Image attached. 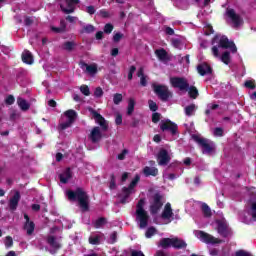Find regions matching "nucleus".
<instances>
[{
  "instance_id": "nucleus-1",
  "label": "nucleus",
  "mask_w": 256,
  "mask_h": 256,
  "mask_svg": "<svg viewBox=\"0 0 256 256\" xmlns=\"http://www.w3.org/2000/svg\"><path fill=\"white\" fill-rule=\"evenodd\" d=\"M68 201H77L82 211H89V194L81 187L66 191Z\"/></svg>"
},
{
  "instance_id": "nucleus-2",
  "label": "nucleus",
  "mask_w": 256,
  "mask_h": 256,
  "mask_svg": "<svg viewBox=\"0 0 256 256\" xmlns=\"http://www.w3.org/2000/svg\"><path fill=\"white\" fill-rule=\"evenodd\" d=\"M136 219L139 221L140 229H145L149 225V213L145 210V198H141L136 204Z\"/></svg>"
},
{
  "instance_id": "nucleus-3",
  "label": "nucleus",
  "mask_w": 256,
  "mask_h": 256,
  "mask_svg": "<svg viewBox=\"0 0 256 256\" xmlns=\"http://www.w3.org/2000/svg\"><path fill=\"white\" fill-rule=\"evenodd\" d=\"M153 91L155 95L160 99V101H163L164 103H167L169 99L173 98V92L169 90V86L163 85V84H152Z\"/></svg>"
},
{
  "instance_id": "nucleus-4",
  "label": "nucleus",
  "mask_w": 256,
  "mask_h": 256,
  "mask_svg": "<svg viewBox=\"0 0 256 256\" xmlns=\"http://www.w3.org/2000/svg\"><path fill=\"white\" fill-rule=\"evenodd\" d=\"M192 138L196 143H198V145H200V147H202L203 149L202 153L207 155H211V153H215V142L213 141L209 142V140L205 138H201L197 135H193Z\"/></svg>"
},
{
  "instance_id": "nucleus-5",
  "label": "nucleus",
  "mask_w": 256,
  "mask_h": 256,
  "mask_svg": "<svg viewBox=\"0 0 256 256\" xmlns=\"http://www.w3.org/2000/svg\"><path fill=\"white\" fill-rule=\"evenodd\" d=\"M164 203L165 202L163 201L162 194L156 192L152 196V202L150 203L149 206L150 215H157V213H159V211H161V209L163 208Z\"/></svg>"
},
{
  "instance_id": "nucleus-6",
  "label": "nucleus",
  "mask_w": 256,
  "mask_h": 256,
  "mask_svg": "<svg viewBox=\"0 0 256 256\" xmlns=\"http://www.w3.org/2000/svg\"><path fill=\"white\" fill-rule=\"evenodd\" d=\"M197 237L202 243H206L207 245H219L225 243L224 240L215 238L213 235L201 230L197 232Z\"/></svg>"
},
{
  "instance_id": "nucleus-7",
  "label": "nucleus",
  "mask_w": 256,
  "mask_h": 256,
  "mask_svg": "<svg viewBox=\"0 0 256 256\" xmlns=\"http://www.w3.org/2000/svg\"><path fill=\"white\" fill-rule=\"evenodd\" d=\"M160 131L163 133L168 132L171 135H177V133H179V126L170 119L162 120L160 123Z\"/></svg>"
},
{
  "instance_id": "nucleus-8",
  "label": "nucleus",
  "mask_w": 256,
  "mask_h": 256,
  "mask_svg": "<svg viewBox=\"0 0 256 256\" xmlns=\"http://www.w3.org/2000/svg\"><path fill=\"white\" fill-rule=\"evenodd\" d=\"M170 84L174 89H179V91H189V82L183 77L170 78Z\"/></svg>"
},
{
  "instance_id": "nucleus-9",
  "label": "nucleus",
  "mask_w": 256,
  "mask_h": 256,
  "mask_svg": "<svg viewBox=\"0 0 256 256\" xmlns=\"http://www.w3.org/2000/svg\"><path fill=\"white\" fill-rule=\"evenodd\" d=\"M217 233L224 239H229L233 235V231L229 228L227 222L218 220L217 222Z\"/></svg>"
},
{
  "instance_id": "nucleus-10",
  "label": "nucleus",
  "mask_w": 256,
  "mask_h": 256,
  "mask_svg": "<svg viewBox=\"0 0 256 256\" xmlns=\"http://www.w3.org/2000/svg\"><path fill=\"white\" fill-rule=\"evenodd\" d=\"M80 0H65V4H60V9L66 15H71L75 13V5H79Z\"/></svg>"
},
{
  "instance_id": "nucleus-11",
  "label": "nucleus",
  "mask_w": 256,
  "mask_h": 256,
  "mask_svg": "<svg viewBox=\"0 0 256 256\" xmlns=\"http://www.w3.org/2000/svg\"><path fill=\"white\" fill-rule=\"evenodd\" d=\"M218 47L221 49H230L231 53H237L235 42L230 41L227 36H222L218 42Z\"/></svg>"
},
{
  "instance_id": "nucleus-12",
  "label": "nucleus",
  "mask_w": 256,
  "mask_h": 256,
  "mask_svg": "<svg viewBox=\"0 0 256 256\" xmlns=\"http://www.w3.org/2000/svg\"><path fill=\"white\" fill-rule=\"evenodd\" d=\"M90 113L95 119L96 123L100 125L102 131H107L109 129V125L107 124V120L96 110H93V108L90 109Z\"/></svg>"
},
{
  "instance_id": "nucleus-13",
  "label": "nucleus",
  "mask_w": 256,
  "mask_h": 256,
  "mask_svg": "<svg viewBox=\"0 0 256 256\" xmlns=\"http://www.w3.org/2000/svg\"><path fill=\"white\" fill-rule=\"evenodd\" d=\"M226 15L231 19L234 27H239L241 23H243V19H241V16L237 14L233 8L226 9Z\"/></svg>"
},
{
  "instance_id": "nucleus-14",
  "label": "nucleus",
  "mask_w": 256,
  "mask_h": 256,
  "mask_svg": "<svg viewBox=\"0 0 256 256\" xmlns=\"http://www.w3.org/2000/svg\"><path fill=\"white\" fill-rule=\"evenodd\" d=\"M157 159L158 165L160 166L169 165V163L171 162V156H169V152L163 148L160 149V151L158 152Z\"/></svg>"
},
{
  "instance_id": "nucleus-15",
  "label": "nucleus",
  "mask_w": 256,
  "mask_h": 256,
  "mask_svg": "<svg viewBox=\"0 0 256 256\" xmlns=\"http://www.w3.org/2000/svg\"><path fill=\"white\" fill-rule=\"evenodd\" d=\"M24 225H23V229L24 231H26V234L28 236L33 235V233H35V222L31 221V218H29V215L27 213L24 214Z\"/></svg>"
},
{
  "instance_id": "nucleus-16",
  "label": "nucleus",
  "mask_w": 256,
  "mask_h": 256,
  "mask_svg": "<svg viewBox=\"0 0 256 256\" xmlns=\"http://www.w3.org/2000/svg\"><path fill=\"white\" fill-rule=\"evenodd\" d=\"M79 67L84 71V73H88V75H97V64H87L85 61L79 62Z\"/></svg>"
},
{
  "instance_id": "nucleus-17",
  "label": "nucleus",
  "mask_w": 256,
  "mask_h": 256,
  "mask_svg": "<svg viewBox=\"0 0 256 256\" xmlns=\"http://www.w3.org/2000/svg\"><path fill=\"white\" fill-rule=\"evenodd\" d=\"M88 138L90 139L91 143H99L101 139H103V134L101 133V128L99 126L94 127Z\"/></svg>"
},
{
  "instance_id": "nucleus-18",
  "label": "nucleus",
  "mask_w": 256,
  "mask_h": 256,
  "mask_svg": "<svg viewBox=\"0 0 256 256\" xmlns=\"http://www.w3.org/2000/svg\"><path fill=\"white\" fill-rule=\"evenodd\" d=\"M19 201H21V193L16 191L13 197H11L9 200L10 211H17V207H19Z\"/></svg>"
},
{
  "instance_id": "nucleus-19",
  "label": "nucleus",
  "mask_w": 256,
  "mask_h": 256,
  "mask_svg": "<svg viewBox=\"0 0 256 256\" xmlns=\"http://www.w3.org/2000/svg\"><path fill=\"white\" fill-rule=\"evenodd\" d=\"M197 71L199 75L205 77V75H211L213 73V68L207 63H202L197 66Z\"/></svg>"
},
{
  "instance_id": "nucleus-20",
  "label": "nucleus",
  "mask_w": 256,
  "mask_h": 256,
  "mask_svg": "<svg viewBox=\"0 0 256 256\" xmlns=\"http://www.w3.org/2000/svg\"><path fill=\"white\" fill-rule=\"evenodd\" d=\"M73 178V172L71 171V168H66L63 173L59 175L60 183H63L64 185H67L69 183V180Z\"/></svg>"
},
{
  "instance_id": "nucleus-21",
  "label": "nucleus",
  "mask_w": 256,
  "mask_h": 256,
  "mask_svg": "<svg viewBox=\"0 0 256 256\" xmlns=\"http://www.w3.org/2000/svg\"><path fill=\"white\" fill-rule=\"evenodd\" d=\"M133 193V190L129 189L128 187L122 188V193L120 194V203L122 205H125V203H129V197H131V194Z\"/></svg>"
},
{
  "instance_id": "nucleus-22",
  "label": "nucleus",
  "mask_w": 256,
  "mask_h": 256,
  "mask_svg": "<svg viewBox=\"0 0 256 256\" xmlns=\"http://www.w3.org/2000/svg\"><path fill=\"white\" fill-rule=\"evenodd\" d=\"M172 247L174 249H187V242L183 239H179L178 237L172 238Z\"/></svg>"
},
{
  "instance_id": "nucleus-23",
  "label": "nucleus",
  "mask_w": 256,
  "mask_h": 256,
  "mask_svg": "<svg viewBox=\"0 0 256 256\" xmlns=\"http://www.w3.org/2000/svg\"><path fill=\"white\" fill-rule=\"evenodd\" d=\"M143 174L145 177H157V175H159V169L146 166L143 168Z\"/></svg>"
},
{
  "instance_id": "nucleus-24",
  "label": "nucleus",
  "mask_w": 256,
  "mask_h": 256,
  "mask_svg": "<svg viewBox=\"0 0 256 256\" xmlns=\"http://www.w3.org/2000/svg\"><path fill=\"white\" fill-rule=\"evenodd\" d=\"M162 219H171L173 217V208H171V203H166L164 210L161 214Z\"/></svg>"
},
{
  "instance_id": "nucleus-25",
  "label": "nucleus",
  "mask_w": 256,
  "mask_h": 256,
  "mask_svg": "<svg viewBox=\"0 0 256 256\" xmlns=\"http://www.w3.org/2000/svg\"><path fill=\"white\" fill-rule=\"evenodd\" d=\"M17 105L20 107L21 111H29V109H31V104L23 97L17 98Z\"/></svg>"
},
{
  "instance_id": "nucleus-26",
  "label": "nucleus",
  "mask_w": 256,
  "mask_h": 256,
  "mask_svg": "<svg viewBox=\"0 0 256 256\" xmlns=\"http://www.w3.org/2000/svg\"><path fill=\"white\" fill-rule=\"evenodd\" d=\"M155 55L158 57L159 61H169V54L164 48L155 50Z\"/></svg>"
},
{
  "instance_id": "nucleus-27",
  "label": "nucleus",
  "mask_w": 256,
  "mask_h": 256,
  "mask_svg": "<svg viewBox=\"0 0 256 256\" xmlns=\"http://www.w3.org/2000/svg\"><path fill=\"white\" fill-rule=\"evenodd\" d=\"M75 47H77V43H75V41H66L62 44L61 49H63V51H67V53H71L75 51Z\"/></svg>"
},
{
  "instance_id": "nucleus-28",
  "label": "nucleus",
  "mask_w": 256,
  "mask_h": 256,
  "mask_svg": "<svg viewBox=\"0 0 256 256\" xmlns=\"http://www.w3.org/2000/svg\"><path fill=\"white\" fill-rule=\"evenodd\" d=\"M47 243L55 251H59V249H61V244L57 241V238H55V236H48Z\"/></svg>"
},
{
  "instance_id": "nucleus-29",
  "label": "nucleus",
  "mask_w": 256,
  "mask_h": 256,
  "mask_svg": "<svg viewBox=\"0 0 256 256\" xmlns=\"http://www.w3.org/2000/svg\"><path fill=\"white\" fill-rule=\"evenodd\" d=\"M65 117H67V121L70 123H74L75 121H77V112L73 109L67 110L66 112H64Z\"/></svg>"
},
{
  "instance_id": "nucleus-30",
  "label": "nucleus",
  "mask_w": 256,
  "mask_h": 256,
  "mask_svg": "<svg viewBox=\"0 0 256 256\" xmlns=\"http://www.w3.org/2000/svg\"><path fill=\"white\" fill-rule=\"evenodd\" d=\"M159 245L162 249H169V247H173V238H162Z\"/></svg>"
},
{
  "instance_id": "nucleus-31",
  "label": "nucleus",
  "mask_w": 256,
  "mask_h": 256,
  "mask_svg": "<svg viewBox=\"0 0 256 256\" xmlns=\"http://www.w3.org/2000/svg\"><path fill=\"white\" fill-rule=\"evenodd\" d=\"M22 61L27 65H33V55L31 54V52L29 51L24 52L22 54Z\"/></svg>"
},
{
  "instance_id": "nucleus-32",
  "label": "nucleus",
  "mask_w": 256,
  "mask_h": 256,
  "mask_svg": "<svg viewBox=\"0 0 256 256\" xmlns=\"http://www.w3.org/2000/svg\"><path fill=\"white\" fill-rule=\"evenodd\" d=\"M187 91L190 99H197L199 97V90H197V87L189 86Z\"/></svg>"
},
{
  "instance_id": "nucleus-33",
  "label": "nucleus",
  "mask_w": 256,
  "mask_h": 256,
  "mask_svg": "<svg viewBox=\"0 0 256 256\" xmlns=\"http://www.w3.org/2000/svg\"><path fill=\"white\" fill-rule=\"evenodd\" d=\"M201 209L204 217L209 218L213 216V212H211V208L207 203H202Z\"/></svg>"
},
{
  "instance_id": "nucleus-34",
  "label": "nucleus",
  "mask_w": 256,
  "mask_h": 256,
  "mask_svg": "<svg viewBox=\"0 0 256 256\" xmlns=\"http://www.w3.org/2000/svg\"><path fill=\"white\" fill-rule=\"evenodd\" d=\"M135 111V99L130 98L128 100V106H127V115L131 117L133 115V112Z\"/></svg>"
},
{
  "instance_id": "nucleus-35",
  "label": "nucleus",
  "mask_w": 256,
  "mask_h": 256,
  "mask_svg": "<svg viewBox=\"0 0 256 256\" xmlns=\"http://www.w3.org/2000/svg\"><path fill=\"white\" fill-rule=\"evenodd\" d=\"M221 61L224 65H229L231 63V52L225 51L221 56Z\"/></svg>"
},
{
  "instance_id": "nucleus-36",
  "label": "nucleus",
  "mask_w": 256,
  "mask_h": 256,
  "mask_svg": "<svg viewBox=\"0 0 256 256\" xmlns=\"http://www.w3.org/2000/svg\"><path fill=\"white\" fill-rule=\"evenodd\" d=\"M106 224H107V219L105 217H100L95 221L94 227L95 229H101V227H103V225H106Z\"/></svg>"
},
{
  "instance_id": "nucleus-37",
  "label": "nucleus",
  "mask_w": 256,
  "mask_h": 256,
  "mask_svg": "<svg viewBox=\"0 0 256 256\" xmlns=\"http://www.w3.org/2000/svg\"><path fill=\"white\" fill-rule=\"evenodd\" d=\"M139 181H141V176H139V174H136L134 179L130 182L128 188L133 191L135 189V187H137V183H139Z\"/></svg>"
},
{
  "instance_id": "nucleus-38",
  "label": "nucleus",
  "mask_w": 256,
  "mask_h": 256,
  "mask_svg": "<svg viewBox=\"0 0 256 256\" xmlns=\"http://www.w3.org/2000/svg\"><path fill=\"white\" fill-rule=\"evenodd\" d=\"M171 44L174 47V49H183V42L179 38H173L171 40Z\"/></svg>"
},
{
  "instance_id": "nucleus-39",
  "label": "nucleus",
  "mask_w": 256,
  "mask_h": 256,
  "mask_svg": "<svg viewBox=\"0 0 256 256\" xmlns=\"http://www.w3.org/2000/svg\"><path fill=\"white\" fill-rule=\"evenodd\" d=\"M61 25V27L52 26L51 31H53L54 33H65V29H67V26H65V22L61 21Z\"/></svg>"
},
{
  "instance_id": "nucleus-40",
  "label": "nucleus",
  "mask_w": 256,
  "mask_h": 256,
  "mask_svg": "<svg viewBox=\"0 0 256 256\" xmlns=\"http://www.w3.org/2000/svg\"><path fill=\"white\" fill-rule=\"evenodd\" d=\"M193 113H195V104H190L185 107V115H187V117H191Z\"/></svg>"
},
{
  "instance_id": "nucleus-41",
  "label": "nucleus",
  "mask_w": 256,
  "mask_h": 256,
  "mask_svg": "<svg viewBox=\"0 0 256 256\" xmlns=\"http://www.w3.org/2000/svg\"><path fill=\"white\" fill-rule=\"evenodd\" d=\"M157 233V228L151 226L149 227L147 230H146V233H145V237L147 239H151V237H153V235H155Z\"/></svg>"
},
{
  "instance_id": "nucleus-42",
  "label": "nucleus",
  "mask_w": 256,
  "mask_h": 256,
  "mask_svg": "<svg viewBox=\"0 0 256 256\" xmlns=\"http://www.w3.org/2000/svg\"><path fill=\"white\" fill-rule=\"evenodd\" d=\"M80 91L82 95H85V97H89L91 95V90L89 89V86L87 85H82L80 87Z\"/></svg>"
},
{
  "instance_id": "nucleus-43",
  "label": "nucleus",
  "mask_w": 256,
  "mask_h": 256,
  "mask_svg": "<svg viewBox=\"0 0 256 256\" xmlns=\"http://www.w3.org/2000/svg\"><path fill=\"white\" fill-rule=\"evenodd\" d=\"M209 109L205 110V115L207 117H209V115H211V111H215L216 109H219V105L218 104H210L208 105Z\"/></svg>"
},
{
  "instance_id": "nucleus-44",
  "label": "nucleus",
  "mask_w": 256,
  "mask_h": 256,
  "mask_svg": "<svg viewBox=\"0 0 256 256\" xmlns=\"http://www.w3.org/2000/svg\"><path fill=\"white\" fill-rule=\"evenodd\" d=\"M121 101H123V94H120V93L114 94V96H113L114 105H119V103H121Z\"/></svg>"
},
{
  "instance_id": "nucleus-45",
  "label": "nucleus",
  "mask_w": 256,
  "mask_h": 256,
  "mask_svg": "<svg viewBox=\"0 0 256 256\" xmlns=\"http://www.w3.org/2000/svg\"><path fill=\"white\" fill-rule=\"evenodd\" d=\"M109 189H111L112 191H113V189H117V182L115 180V174L110 175Z\"/></svg>"
},
{
  "instance_id": "nucleus-46",
  "label": "nucleus",
  "mask_w": 256,
  "mask_h": 256,
  "mask_svg": "<svg viewBox=\"0 0 256 256\" xmlns=\"http://www.w3.org/2000/svg\"><path fill=\"white\" fill-rule=\"evenodd\" d=\"M148 105H149L150 111H153L154 113H155V111H157L159 109V106L157 105V102H155L153 100H149Z\"/></svg>"
},
{
  "instance_id": "nucleus-47",
  "label": "nucleus",
  "mask_w": 256,
  "mask_h": 256,
  "mask_svg": "<svg viewBox=\"0 0 256 256\" xmlns=\"http://www.w3.org/2000/svg\"><path fill=\"white\" fill-rule=\"evenodd\" d=\"M113 29H114L113 24L107 23L104 26V33H106V35H110V33H113Z\"/></svg>"
},
{
  "instance_id": "nucleus-48",
  "label": "nucleus",
  "mask_w": 256,
  "mask_h": 256,
  "mask_svg": "<svg viewBox=\"0 0 256 256\" xmlns=\"http://www.w3.org/2000/svg\"><path fill=\"white\" fill-rule=\"evenodd\" d=\"M213 134H214V137H223V135H224V130H223V128H221V127H216V128L214 129Z\"/></svg>"
},
{
  "instance_id": "nucleus-49",
  "label": "nucleus",
  "mask_w": 256,
  "mask_h": 256,
  "mask_svg": "<svg viewBox=\"0 0 256 256\" xmlns=\"http://www.w3.org/2000/svg\"><path fill=\"white\" fill-rule=\"evenodd\" d=\"M159 121H161V113H159V112H154V113L152 114V123L157 124V123H159Z\"/></svg>"
},
{
  "instance_id": "nucleus-50",
  "label": "nucleus",
  "mask_w": 256,
  "mask_h": 256,
  "mask_svg": "<svg viewBox=\"0 0 256 256\" xmlns=\"http://www.w3.org/2000/svg\"><path fill=\"white\" fill-rule=\"evenodd\" d=\"M93 31H95V26L88 24L83 27L82 33H93Z\"/></svg>"
},
{
  "instance_id": "nucleus-51",
  "label": "nucleus",
  "mask_w": 256,
  "mask_h": 256,
  "mask_svg": "<svg viewBox=\"0 0 256 256\" xmlns=\"http://www.w3.org/2000/svg\"><path fill=\"white\" fill-rule=\"evenodd\" d=\"M128 153H129V150L127 149L122 150V152L117 155L118 161H125V157L127 156Z\"/></svg>"
},
{
  "instance_id": "nucleus-52",
  "label": "nucleus",
  "mask_w": 256,
  "mask_h": 256,
  "mask_svg": "<svg viewBox=\"0 0 256 256\" xmlns=\"http://www.w3.org/2000/svg\"><path fill=\"white\" fill-rule=\"evenodd\" d=\"M244 87H246L247 89H255V88H256L255 81H253V80H247V81L244 83Z\"/></svg>"
},
{
  "instance_id": "nucleus-53",
  "label": "nucleus",
  "mask_w": 256,
  "mask_h": 256,
  "mask_svg": "<svg viewBox=\"0 0 256 256\" xmlns=\"http://www.w3.org/2000/svg\"><path fill=\"white\" fill-rule=\"evenodd\" d=\"M15 103V96L13 95H8L5 99V104L6 105H13Z\"/></svg>"
},
{
  "instance_id": "nucleus-54",
  "label": "nucleus",
  "mask_w": 256,
  "mask_h": 256,
  "mask_svg": "<svg viewBox=\"0 0 256 256\" xmlns=\"http://www.w3.org/2000/svg\"><path fill=\"white\" fill-rule=\"evenodd\" d=\"M5 247L9 249L10 247H13V238L11 236H7L5 240Z\"/></svg>"
},
{
  "instance_id": "nucleus-55",
  "label": "nucleus",
  "mask_w": 256,
  "mask_h": 256,
  "mask_svg": "<svg viewBox=\"0 0 256 256\" xmlns=\"http://www.w3.org/2000/svg\"><path fill=\"white\" fill-rule=\"evenodd\" d=\"M99 15L102 16L103 19H109V17H111L109 12L105 9L100 10Z\"/></svg>"
},
{
  "instance_id": "nucleus-56",
  "label": "nucleus",
  "mask_w": 256,
  "mask_h": 256,
  "mask_svg": "<svg viewBox=\"0 0 256 256\" xmlns=\"http://www.w3.org/2000/svg\"><path fill=\"white\" fill-rule=\"evenodd\" d=\"M90 245H99V236L89 238Z\"/></svg>"
},
{
  "instance_id": "nucleus-57",
  "label": "nucleus",
  "mask_w": 256,
  "mask_h": 256,
  "mask_svg": "<svg viewBox=\"0 0 256 256\" xmlns=\"http://www.w3.org/2000/svg\"><path fill=\"white\" fill-rule=\"evenodd\" d=\"M94 97H103V89L101 87H97L94 91Z\"/></svg>"
},
{
  "instance_id": "nucleus-58",
  "label": "nucleus",
  "mask_w": 256,
  "mask_h": 256,
  "mask_svg": "<svg viewBox=\"0 0 256 256\" xmlns=\"http://www.w3.org/2000/svg\"><path fill=\"white\" fill-rule=\"evenodd\" d=\"M72 125L73 124L71 122L66 121V122L60 124V129L62 131H65V129H69V127H71Z\"/></svg>"
},
{
  "instance_id": "nucleus-59",
  "label": "nucleus",
  "mask_w": 256,
  "mask_h": 256,
  "mask_svg": "<svg viewBox=\"0 0 256 256\" xmlns=\"http://www.w3.org/2000/svg\"><path fill=\"white\" fill-rule=\"evenodd\" d=\"M121 39H123V34H121L120 32L114 34V36H113L114 43H119V41H121Z\"/></svg>"
},
{
  "instance_id": "nucleus-60",
  "label": "nucleus",
  "mask_w": 256,
  "mask_h": 256,
  "mask_svg": "<svg viewBox=\"0 0 256 256\" xmlns=\"http://www.w3.org/2000/svg\"><path fill=\"white\" fill-rule=\"evenodd\" d=\"M32 23H33V18H31L30 16H25L24 24L26 25V27H31Z\"/></svg>"
},
{
  "instance_id": "nucleus-61",
  "label": "nucleus",
  "mask_w": 256,
  "mask_h": 256,
  "mask_svg": "<svg viewBox=\"0 0 256 256\" xmlns=\"http://www.w3.org/2000/svg\"><path fill=\"white\" fill-rule=\"evenodd\" d=\"M235 256H253V255L249 254L245 250H238L236 251Z\"/></svg>"
},
{
  "instance_id": "nucleus-62",
  "label": "nucleus",
  "mask_w": 256,
  "mask_h": 256,
  "mask_svg": "<svg viewBox=\"0 0 256 256\" xmlns=\"http://www.w3.org/2000/svg\"><path fill=\"white\" fill-rule=\"evenodd\" d=\"M251 215L252 219H256V202L252 203L251 205Z\"/></svg>"
},
{
  "instance_id": "nucleus-63",
  "label": "nucleus",
  "mask_w": 256,
  "mask_h": 256,
  "mask_svg": "<svg viewBox=\"0 0 256 256\" xmlns=\"http://www.w3.org/2000/svg\"><path fill=\"white\" fill-rule=\"evenodd\" d=\"M117 231L112 232V234L110 235V240L112 244H115V242L117 241Z\"/></svg>"
},
{
  "instance_id": "nucleus-64",
  "label": "nucleus",
  "mask_w": 256,
  "mask_h": 256,
  "mask_svg": "<svg viewBox=\"0 0 256 256\" xmlns=\"http://www.w3.org/2000/svg\"><path fill=\"white\" fill-rule=\"evenodd\" d=\"M131 256H145V254H143V252H141V251L132 250Z\"/></svg>"
}]
</instances>
